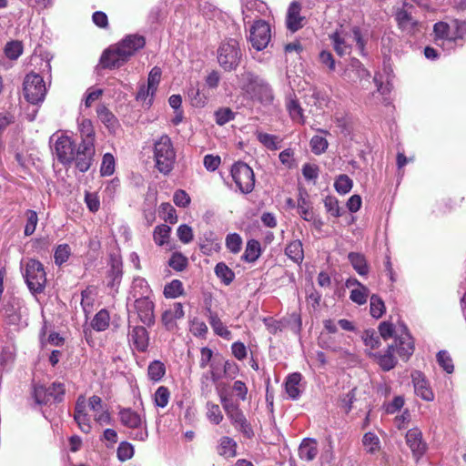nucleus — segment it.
I'll list each match as a JSON object with an SVG mask.
<instances>
[{
  "instance_id": "nucleus-1",
  "label": "nucleus",
  "mask_w": 466,
  "mask_h": 466,
  "mask_svg": "<svg viewBox=\"0 0 466 466\" xmlns=\"http://www.w3.org/2000/svg\"><path fill=\"white\" fill-rule=\"evenodd\" d=\"M146 40L139 35H128L117 44L110 46L101 56V64L106 68H117L127 63L137 51L145 46Z\"/></svg>"
},
{
  "instance_id": "nucleus-2",
  "label": "nucleus",
  "mask_w": 466,
  "mask_h": 466,
  "mask_svg": "<svg viewBox=\"0 0 466 466\" xmlns=\"http://www.w3.org/2000/svg\"><path fill=\"white\" fill-rule=\"evenodd\" d=\"M81 143L77 149L76 167L86 172L91 166L95 155V130L91 120L83 118L78 124Z\"/></svg>"
},
{
  "instance_id": "nucleus-3",
  "label": "nucleus",
  "mask_w": 466,
  "mask_h": 466,
  "mask_svg": "<svg viewBox=\"0 0 466 466\" xmlns=\"http://www.w3.org/2000/svg\"><path fill=\"white\" fill-rule=\"evenodd\" d=\"M238 77L239 87L252 99L265 106L272 103V89L262 78L249 71L241 73Z\"/></svg>"
},
{
  "instance_id": "nucleus-4",
  "label": "nucleus",
  "mask_w": 466,
  "mask_h": 466,
  "mask_svg": "<svg viewBox=\"0 0 466 466\" xmlns=\"http://www.w3.org/2000/svg\"><path fill=\"white\" fill-rule=\"evenodd\" d=\"M333 48L338 56L350 55L352 46L356 43L360 54L364 53L365 41L362 38L360 29L358 26L345 28L340 26L329 35Z\"/></svg>"
},
{
  "instance_id": "nucleus-5",
  "label": "nucleus",
  "mask_w": 466,
  "mask_h": 466,
  "mask_svg": "<svg viewBox=\"0 0 466 466\" xmlns=\"http://www.w3.org/2000/svg\"><path fill=\"white\" fill-rule=\"evenodd\" d=\"M154 158L159 172L167 175L173 169L176 152L168 136L163 135L155 142Z\"/></svg>"
},
{
  "instance_id": "nucleus-6",
  "label": "nucleus",
  "mask_w": 466,
  "mask_h": 466,
  "mask_svg": "<svg viewBox=\"0 0 466 466\" xmlns=\"http://www.w3.org/2000/svg\"><path fill=\"white\" fill-rule=\"evenodd\" d=\"M23 275L28 289L34 294L44 291L46 284V274L43 264L36 259H28L23 268Z\"/></svg>"
},
{
  "instance_id": "nucleus-7",
  "label": "nucleus",
  "mask_w": 466,
  "mask_h": 466,
  "mask_svg": "<svg viewBox=\"0 0 466 466\" xmlns=\"http://www.w3.org/2000/svg\"><path fill=\"white\" fill-rule=\"evenodd\" d=\"M241 56L238 43L235 39L222 42L218 49V64L227 71H231L238 66Z\"/></svg>"
},
{
  "instance_id": "nucleus-8",
  "label": "nucleus",
  "mask_w": 466,
  "mask_h": 466,
  "mask_svg": "<svg viewBox=\"0 0 466 466\" xmlns=\"http://www.w3.org/2000/svg\"><path fill=\"white\" fill-rule=\"evenodd\" d=\"M220 401L232 425L245 436L251 437L253 435L252 429L238 405L226 396H220Z\"/></svg>"
},
{
  "instance_id": "nucleus-9",
  "label": "nucleus",
  "mask_w": 466,
  "mask_h": 466,
  "mask_svg": "<svg viewBox=\"0 0 466 466\" xmlns=\"http://www.w3.org/2000/svg\"><path fill=\"white\" fill-rule=\"evenodd\" d=\"M24 94L29 103H42L46 94V86L43 77L35 73L27 74L24 80Z\"/></svg>"
},
{
  "instance_id": "nucleus-10",
  "label": "nucleus",
  "mask_w": 466,
  "mask_h": 466,
  "mask_svg": "<svg viewBox=\"0 0 466 466\" xmlns=\"http://www.w3.org/2000/svg\"><path fill=\"white\" fill-rule=\"evenodd\" d=\"M231 177L243 194L250 193L255 186V176L252 168L244 162H237L231 167Z\"/></svg>"
},
{
  "instance_id": "nucleus-11",
  "label": "nucleus",
  "mask_w": 466,
  "mask_h": 466,
  "mask_svg": "<svg viewBox=\"0 0 466 466\" xmlns=\"http://www.w3.org/2000/svg\"><path fill=\"white\" fill-rule=\"evenodd\" d=\"M118 416L122 425L137 430L132 437L134 440L145 441L147 439L148 433L146 422L137 412L129 408L121 409Z\"/></svg>"
},
{
  "instance_id": "nucleus-12",
  "label": "nucleus",
  "mask_w": 466,
  "mask_h": 466,
  "mask_svg": "<svg viewBox=\"0 0 466 466\" xmlns=\"http://www.w3.org/2000/svg\"><path fill=\"white\" fill-rule=\"evenodd\" d=\"M248 39L256 50L265 49L271 39L270 25L264 20H256L250 26Z\"/></svg>"
},
{
  "instance_id": "nucleus-13",
  "label": "nucleus",
  "mask_w": 466,
  "mask_h": 466,
  "mask_svg": "<svg viewBox=\"0 0 466 466\" xmlns=\"http://www.w3.org/2000/svg\"><path fill=\"white\" fill-rule=\"evenodd\" d=\"M390 346H393V351L404 361L410 358L415 350L414 340L406 328H403Z\"/></svg>"
},
{
  "instance_id": "nucleus-14",
  "label": "nucleus",
  "mask_w": 466,
  "mask_h": 466,
  "mask_svg": "<svg viewBox=\"0 0 466 466\" xmlns=\"http://www.w3.org/2000/svg\"><path fill=\"white\" fill-rule=\"evenodd\" d=\"M55 154L57 159L63 164L71 163L77 158V151L75 150L74 142L67 136H60L54 145Z\"/></svg>"
},
{
  "instance_id": "nucleus-15",
  "label": "nucleus",
  "mask_w": 466,
  "mask_h": 466,
  "mask_svg": "<svg viewBox=\"0 0 466 466\" xmlns=\"http://www.w3.org/2000/svg\"><path fill=\"white\" fill-rule=\"evenodd\" d=\"M412 10V5L403 2L395 14L399 27L408 34H414L418 25V22L411 15Z\"/></svg>"
},
{
  "instance_id": "nucleus-16",
  "label": "nucleus",
  "mask_w": 466,
  "mask_h": 466,
  "mask_svg": "<svg viewBox=\"0 0 466 466\" xmlns=\"http://www.w3.org/2000/svg\"><path fill=\"white\" fill-rule=\"evenodd\" d=\"M415 394L426 401L434 400L433 391L429 381L421 371L414 370L411 373Z\"/></svg>"
},
{
  "instance_id": "nucleus-17",
  "label": "nucleus",
  "mask_w": 466,
  "mask_h": 466,
  "mask_svg": "<svg viewBox=\"0 0 466 466\" xmlns=\"http://www.w3.org/2000/svg\"><path fill=\"white\" fill-rule=\"evenodd\" d=\"M135 299V308L137 311V315L144 324L150 326L155 322L154 317V303L146 298H137Z\"/></svg>"
},
{
  "instance_id": "nucleus-18",
  "label": "nucleus",
  "mask_w": 466,
  "mask_h": 466,
  "mask_svg": "<svg viewBox=\"0 0 466 466\" xmlns=\"http://www.w3.org/2000/svg\"><path fill=\"white\" fill-rule=\"evenodd\" d=\"M406 442L417 460L424 454L426 443L423 441L421 431L419 429L414 428L408 431Z\"/></svg>"
},
{
  "instance_id": "nucleus-19",
  "label": "nucleus",
  "mask_w": 466,
  "mask_h": 466,
  "mask_svg": "<svg viewBox=\"0 0 466 466\" xmlns=\"http://www.w3.org/2000/svg\"><path fill=\"white\" fill-rule=\"evenodd\" d=\"M198 246L204 255L210 256L220 249V241L215 232L206 230L199 237Z\"/></svg>"
},
{
  "instance_id": "nucleus-20",
  "label": "nucleus",
  "mask_w": 466,
  "mask_h": 466,
  "mask_svg": "<svg viewBox=\"0 0 466 466\" xmlns=\"http://www.w3.org/2000/svg\"><path fill=\"white\" fill-rule=\"evenodd\" d=\"M301 5L298 2H292L287 12L286 24L289 30L296 32L304 25L305 17L300 15Z\"/></svg>"
},
{
  "instance_id": "nucleus-21",
  "label": "nucleus",
  "mask_w": 466,
  "mask_h": 466,
  "mask_svg": "<svg viewBox=\"0 0 466 466\" xmlns=\"http://www.w3.org/2000/svg\"><path fill=\"white\" fill-rule=\"evenodd\" d=\"M128 340L137 350L144 352L148 347V333L142 326L133 327L128 333Z\"/></svg>"
},
{
  "instance_id": "nucleus-22",
  "label": "nucleus",
  "mask_w": 466,
  "mask_h": 466,
  "mask_svg": "<svg viewBox=\"0 0 466 466\" xmlns=\"http://www.w3.org/2000/svg\"><path fill=\"white\" fill-rule=\"evenodd\" d=\"M455 30H451V25L445 22H438L433 26L436 41H448L454 43L461 36L458 35V25L455 22Z\"/></svg>"
},
{
  "instance_id": "nucleus-23",
  "label": "nucleus",
  "mask_w": 466,
  "mask_h": 466,
  "mask_svg": "<svg viewBox=\"0 0 466 466\" xmlns=\"http://www.w3.org/2000/svg\"><path fill=\"white\" fill-rule=\"evenodd\" d=\"M267 7L265 3L259 0H249L242 7L243 21L249 24L252 19H257L259 15L265 13Z\"/></svg>"
},
{
  "instance_id": "nucleus-24",
  "label": "nucleus",
  "mask_w": 466,
  "mask_h": 466,
  "mask_svg": "<svg viewBox=\"0 0 466 466\" xmlns=\"http://www.w3.org/2000/svg\"><path fill=\"white\" fill-rule=\"evenodd\" d=\"M3 310L10 324H19L22 319V306L19 299L11 298L4 305Z\"/></svg>"
},
{
  "instance_id": "nucleus-25",
  "label": "nucleus",
  "mask_w": 466,
  "mask_h": 466,
  "mask_svg": "<svg viewBox=\"0 0 466 466\" xmlns=\"http://www.w3.org/2000/svg\"><path fill=\"white\" fill-rule=\"evenodd\" d=\"M393 353V346L389 345L387 350L384 353H372L370 351L369 355L375 359L376 362L379 364L382 370L389 371L394 369L398 362Z\"/></svg>"
},
{
  "instance_id": "nucleus-26",
  "label": "nucleus",
  "mask_w": 466,
  "mask_h": 466,
  "mask_svg": "<svg viewBox=\"0 0 466 466\" xmlns=\"http://www.w3.org/2000/svg\"><path fill=\"white\" fill-rule=\"evenodd\" d=\"M318 452V443L314 439H304L299 447V458L307 461H313Z\"/></svg>"
},
{
  "instance_id": "nucleus-27",
  "label": "nucleus",
  "mask_w": 466,
  "mask_h": 466,
  "mask_svg": "<svg viewBox=\"0 0 466 466\" xmlns=\"http://www.w3.org/2000/svg\"><path fill=\"white\" fill-rule=\"evenodd\" d=\"M297 208L299 216L304 220L314 221L315 216L312 210V206L308 198V194L305 191H299Z\"/></svg>"
},
{
  "instance_id": "nucleus-28",
  "label": "nucleus",
  "mask_w": 466,
  "mask_h": 466,
  "mask_svg": "<svg viewBox=\"0 0 466 466\" xmlns=\"http://www.w3.org/2000/svg\"><path fill=\"white\" fill-rule=\"evenodd\" d=\"M208 322L215 334L225 339L230 340L232 339V334L223 324L218 314L216 312H212L211 310H208Z\"/></svg>"
},
{
  "instance_id": "nucleus-29",
  "label": "nucleus",
  "mask_w": 466,
  "mask_h": 466,
  "mask_svg": "<svg viewBox=\"0 0 466 466\" xmlns=\"http://www.w3.org/2000/svg\"><path fill=\"white\" fill-rule=\"evenodd\" d=\"M151 293L150 287L147 283V281L141 277H136L133 279L131 290H130V296L133 299L137 298H146L148 297Z\"/></svg>"
},
{
  "instance_id": "nucleus-30",
  "label": "nucleus",
  "mask_w": 466,
  "mask_h": 466,
  "mask_svg": "<svg viewBox=\"0 0 466 466\" xmlns=\"http://www.w3.org/2000/svg\"><path fill=\"white\" fill-rule=\"evenodd\" d=\"M301 380V374L295 372L288 376L285 382V390L289 397L292 400L299 399L300 395L299 382Z\"/></svg>"
},
{
  "instance_id": "nucleus-31",
  "label": "nucleus",
  "mask_w": 466,
  "mask_h": 466,
  "mask_svg": "<svg viewBox=\"0 0 466 466\" xmlns=\"http://www.w3.org/2000/svg\"><path fill=\"white\" fill-rule=\"evenodd\" d=\"M218 452L225 458L235 457L237 455V442L230 437H222L219 440Z\"/></svg>"
},
{
  "instance_id": "nucleus-32",
  "label": "nucleus",
  "mask_w": 466,
  "mask_h": 466,
  "mask_svg": "<svg viewBox=\"0 0 466 466\" xmlns=\"http://www.w3.org/2000/svg\"><path fill=\"white\" fill-rule=\"evenodd\" d=\"M285 254L295 263L300 264L304 259V250L300 240H293L285 248Z\"/></svg>"
},
{
  "instance_id": "nucleus-33",
  "label": "nucleus",
  "mask_w": 466,
  "mask_h": 466,
  "mask_svg": "<svg viewBox=\"0 0 466 466\" xmlns=\"http://www.w3.org/2000/svg\"><path fill=\"white\" fill-rule=\"evenodd\" d=\"M97 116L100 121L110 130L115 131L118 123L116 117L105 106H100L96 109Z\"/></svg>"
},
{
  "instance_id": "nucleus-34",
  "label": "nucleus",
  "mask_w": 466,
  "mask_h": 466,
  "mask_svg": "<svg viewBox=\"0 0 466 466\" xmlns=\"http://www.w3.org/2000/svg\"><path fill=\"white\" fill-rule=\"evenodd\" d=\"M287 110L289 111V116L294 122L304 124L305 117L303 115V109L300 106L297 99L289 97L287 102Z\"/></svg>"
},
{
  "instance_id": "nucleus-35",
  "label": "nucleus",
  "mask_w": 466,
  "mask_h": 466,
  "mask_svg": "<svg viewBox=\"0 0 466 466\" xmlns=\"http://www.w3.org/2000/svg\"><path fill=\"white\" fill-rule=\"evenodd\" d=\"M353 268L361 276H365L369 272V267L366 258L360 253L350 252L348 256Z\"/></svg>"
},
{
  "instance_id": "nucleus-36",
  "label": "nucleus",
  "mask_w": 466,
  "mask_h": 466,
  "mask_svg": "<svg viewBox=\"0 0 466 466\" xmlns=\"http://www.w3.org/2000/svg\"><path fill=\"white\" fill-rule=\"evenodd\" d=\"M166 374V367L160 360H154L147 368L148 379L153 382H158Z\"/></svg>"
},
{
  "instance_id": "nucleus-37",
  "label": "nucleus",
  "mask_w": 466,
  "mask_h": 466,
  "mask_svg": "<svg viewBox=\"0 0 466 466\" xmlns=\"http://www.w3.org/2000/svg\"><path fill=\"white\" fill-rule=\"evenodd\" d=\"M110 317L106 309L99 310L91 321L92 328L96 331H104L109 326Z\"/></svg>"
},
{
  "instance_id": "nucleus-38",
  "label": "nucleus",
  "mask_w": 466,
  "mask_h": 466,
  "mask_svg": "<svg viewBox=\"0 0 466 466\" xmlns=\"http://www.w3.org/2000/svg\"><path fill=\"white\" fill-rule=\"evenodd\" d=\"M362 445L365 451L370 454L377 453L380 449L379 437L373 432H367L362 438Z\"/></svg>"
},
{
  "instance_id": "nucleus-39",
  "label": "nucleus",
  "mask_w": 466,
  "mask_h": 466,
  "mask_svg": "<svg viewBox=\"0 0 466 466\" xmlns=\"http://www.w3.org/2000/svg\"><path fill=\"white\" fill-rule=\"evenodd\" d=\"M215 274L227 286L235 279V273L224 262H219L216 265Z\"/></svg>"
},
{
  "instance_id": "nucleus-40",
  "label": "nucleus",
  "mask_w": 466,
  "mask_h": 466,
  "mask_svg": "<svg viewBox=\"0 0 466 466\" xmlns=\"http://www.w3.org/2000/svg\"><path fill=\"white\" fill-rule=\"evenodd\" d=\"M184 292L183 283L179 279H173L167 283L164 288V296L167 299H176L181 296Z\"/></svg>"
},
{
  "instance_id": "nucleus-41",
  "label": "nucleus",
  "mask_w": 466,
  "mask_h": 466,
  "mask_svg": "<svg viewBox=\"0 0 466 466\" xmlns=\"http://www.w3.org/2000/svg\"><path fill=\"white\" fill-rule=\"evenodd\" d=\"M260 255V244L255 239L248 240L242 258L248 262H254Z\"/></svg>"
},
{
  "instance_id": "nucleus-42",
  "label": "nucleus",
  "mask_w": 466,
  "mask_h": 466,
  "mask_svg": "<svg viewBox=\"0 0 466 466\" xmlns=\"http://www.w3.org/2000/svg\"><path fill=\"white\" fill-rule=\"evenodd\" d=\"M171 228L169 226L162 224L157 226L154 229L153 238L157 245L163 246L167 243Z\"/></svg>"
},
{
  "instance_id": "nucleus-43",
  "label": "nucleus",
  "mask_w": 466,
  "mask_h": 466,
  "mask_svg": "<svg viewBox=\"0 0 466 466\" xmlns=\"http://www.w3.org/2000/svg\"><path fill=\"white\" fill-rule=\"evenodd\" d=\"M369 296L370 289L366 286L362 285L360 288H354L351 289L350 299L359 305H363L367 302Z\"/></svg>"
},
{
  "instance_id": "nucleus-44",
  "label": "nucleus",
  "mask_w": 466,
  "mask_h": 466,
  "mask_svg": "<svg viewBox=\"0 0 466 466\" xmlns=\"http://www.w3.org/2000/svg\"><path fill=\"white\" fill-rule=\"evenodd\" d=\"M23 53V45L20 41H10L5 46V55L11 60H16Z\"/></svg>"
},
{
  "instance_id": "nucleus-45",
  "label": "nucleus",
  "mask_w": 466,
  "mask_h": 466,
  "mask_svg": "<svg viewBox=\"0 0 466 466\" xmlns=\"http://www.w3.org/2000/svg\"><path fill=\"white\" fill-rule=\"evenodd\" d=\"M169 398V390L165 386H160L154 394V403L157 407L165 408L168 404Z\"/></svg>"
},
{
  "instance_id": "nucleus-46",
  "label": "nucleus",
  "mask_w": 466,
  "mask_h": 466,
  "mask_svg": "<svg viewBox=\"0 0 466 466\" xmlns=\"http://www.w3.org/2000/svg\"><path fill=\"white\" fill-rule=\"evenodd\" d=\"M134 446L131 443L122 441L117 447L116 457L120 461H127L134 456Z\"/></svg>"
},
{
  "instance_id": "nucleus-47",
  "label": "nucleus",
  "mask_w": 466,
  "mask_h": 466,
  "mask_svg": "<svg viewBox=\"0 0 466 466\" xmlns=\"http://www.w3.org/2000/svg\"><path fill=\"white\" fill-rule=\"evenodd\" d=\"M362 339L367 348L370 350L380 346V339L377 332L373 329H367L362 335Z\"/></svg>"
},
{
  "instance_id": "nucleus-48",
  "label": "nucleus",
  "mask_w": 466,
  "mask_h": 466,
  "mask_svg": "<svg viewBox=\"0 0 466 466\" xmlns=\"http://www.w3.org/2000/svg\"><path fill=\"white\" fill-rule=\"evenodd\" d=\"M385 311L383 300L378 295L370 296V314L375 319H380Z\"/></svg>"
},
{
  "instance_id": "nucleus-49",
  "label": "nucleus",
  "mask_w": 466,
  "mask_h": 466,
  "mask_svg": "<svg viewBox=\"0 0 466 466\" xmlns=\"http://www.w3.org/2000/svg\"><path fill=\"white\" fill-rule=\"evenodd\" d=\"M214 116L216 123L219 126H223L234 119L235 113L229 107H221L215 111Z\"/></svg>"
},
{
  "instance_id": "nucleus-50",
  "label": "nucleus",
  "mask_w": 466,
  "mask_h": 466,
  "mask_svg": "<svg viewBox=\"0 0 466 466\" xmlns=\"http://www.w3.org/2000/svg\"><path fill=\"white\" fill-rule=\"evenodd\" d=\"M207 418L216 425L219 424L223 420V414L218 404L207 403Z\"/></svg>"
},
{
  "instance_id": "nucleus-51",
  "label": "nucleus",
  "mask_w": 466,
  "mask_h": 466,
  "mask_svg": "<svg viewBox=\"0 0 466 466\" xmlns=\"http://www.w3.org/2000/svg\"><path fill=\"white\" fill-rule=\"evenodd\" d=\"M71 255V248L67 244L58 245L55 250L54 258L56 265L66 262Z\"/></svg>"
},
{
  "instance_id": "nucleus-52",
  "label": "nucleus",
  "mask_w": 466,
  "mask_h": 466,
  "mask_svg": "<svg viewBox=\"0 0 466 466\" xmlns=\"http://www.w3.org/2000/svg\"><path fill=\"white\" fill-rule=\"evenodd\" d=\"M324 206L328 213L335 218L342 215L339 200L333 196H327L324 199Z\"/></svg>"
},
{
  "instance_id": "nucleus-53",
  "label": "nucleus",
  "mask_w": 466,
  "mask_h": 466,
  "mask_svg": "<svg viewBox=\"0 0 466 466\" xmlns=\"http://www.w3.org/2000/svg\"><path fill=\"white\" fill-rule=\"evenodd\" d=\"M256 136L258 140L267 148L270 150H276L279 148L278 137L276 136L263 132H257Z\"/></svg>"
},
{
  "instance_id": "nucleus-54",
  "label": "nucleus",
  "mask_w": 466,
  "mask_h": 466,
  "mask_svg": "<svg viewBox=\"0 0 466 466\" xmlns=\"http://www.w3.org/2000/svg\"><path fill=\"white\" fill-rule=\"evenodd\" d=\"M311 151L316 155L324 153L329 146L327 139L320 136H314L309 142Z\"/></svg>"
},
{
  "instance_id": "nucleus-55",
  "label": "nucleus",
  "mask_w": 466,
  "mask_h": 466,
  "mask_svg": "<svg viewBox=\"0 0 466 466\" xmlns=\"http://www.w3.org/2000/svg\"><path fill=\"white\" fill-rule=\"evenodd\" d=\"M26 217V224L25 226V236H31L34 234L36 225L38 222V217L35 211L28 209L25 212Z\"/></svg>"
},
{
  "instance_id": "nucleus-56",
  "label": "nucleus",
  "mask_w": 466,
  "mask_h": 466,
  "mask_svg": "<svg viewBox=\"0 0 466 466\" xmlns=\"http://www.w3.org/2000/svg\"><path fill=\"white\" fill-rule=\"evenodd\" d=\"M50 400L60 402L63 400L65 395V385L61 382H53L52 385L47 388Z\"/></svg>"
},
{
  "instance_id": "nucleus-57",
  "label": "nucleus",
  "mask_w": 466,
  "mask_h": 466,
  "mask_svg": "<svg viewBox=\"0 0 466 466\" xmlns=\"http://www.w3.org/2000/svg\"><path fill=\"white\" fill-rule=\"evenodd\" d=\"M115 171V158L112 154L106 153L104 155L100 167L102 176H111Z\"/></svg>"
},
{
  "instance_id": "nucleus-58",
  "label": "nucleus",
  "mask_w": 466,
  "mask_h": 466,
  "mask_svg": "<svg viewBox=\"0 0 466 466\" xmlns=\"http://www.w3.org/2000/svg\"><path fill=\"white\" fill-rule=\"evenodd\" d=\"M334 187L339 194H347L352 188V180L347 175H339Z\"/></svg>"
},
{
  "instance_id": "nucleus-59",
  "label": "nucleus",
  "mask_w": 466,
  "mask_h": 466,
  "mask_svg": "<svg viewBox=\"0 0 466 466\" xmlns=\"http://www.w3.org/2000/svg\"><path fill=\"white\" fill-rule=\"evenodd\" d=\"M33 397L35 403L39 405L47 404L50 401L48 390L43 385H35L34 387Z\"/></svg>"
},
{
  "instance_id": "nucleus-60",
  "label": "nucleus",
  "mask_w": 466,
  "mask_h": 466,
  "mask_svg": "<svg viewBox=\"0 0 466 466\" xmlns=\"http://www.w3.org/2000/svg\"><path fill=\"white\" fill-rule=\"evenodd\" d=\"M226 246L232 253H238L242 246V238L237 233L228 234L226 238Z\"/></svg>"
},
{
  "instance_id": "nucleus-61",
  "label": "nucleus",
  "mask_w": 466,
  "mask_h": 466,
  "mask_svg": "<svg viewBox=\"0 0 466 466\" xmlns=\"http://www.w3.org/2000/svg\"><path fill=\"white\" fill-rule=\"evenodd\" d=\"M437 361L439 365L447 372L451 373L454 370L452 360L446 350H441L437 354Z\"/></svg>"
},
{
  "instance_id": "nucleus-62",
  "label": "nucleus",
  "mask_w": 466,
  "mask_h": 466,
  "mask_svg": "<svg viewBox=\"0 0 466 466\" xmlns=\"http://www.w3.org/2000/svg\"><path fill=\"white\" fill-rule=\"evenodd\" d=\"M168 264L173 269L182 271L187 265V258L181 253L175 252L172 254Z\"/></svg>"
},
{
  "instance_id": "nucleus-63",
  "label": "nucleus",
  "mask_w": 466,
  "mask_h": 466,
  "mask_svg": "<svg viewBox=\"0 0 466 466\" xmlns=\"http://www.w3.org/2000/svg\"><path fill=\"white\" fill-rule=\"evenodd\" d=\"M159 213L162 215L163 219L171 224L177 222V214L175 208L169 203H162L159 207Z\"/></svg>"
},
{
  "instance_id": "nucleus-64",
  "label": "nucleus",
  "mask_w": 466,
  "mask_h": 466,
  "mask_svg": "<svg viewBox=\"0 0 466 466\" xmlns=\"http://www.w3.org/2000/svg\"><path fill=\"white\" fill-rule=\"evenodd\" d=\"M190 331L196 337H204L208 332V326L204 321L194 319L190 322Z\"/></svg>"
}]
</instances>
